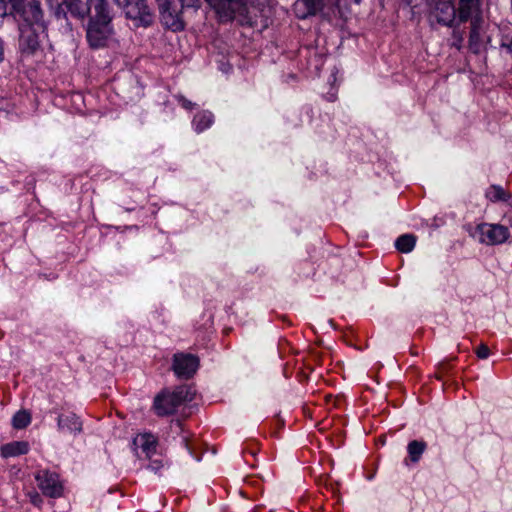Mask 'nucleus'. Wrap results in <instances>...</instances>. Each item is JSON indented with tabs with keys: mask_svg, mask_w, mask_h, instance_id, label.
I'll return each instance as SVG.
<instances>
[{
	"mask_svg": "<svg viewBox=\"0 0 512 512\" xmlns=\"http://www.w3.org/2000/svg\"><path fill=\"white\" fill-rule=\"evenodd\" d=\"M59 431L78 435L82 432L83 424L81 419L74 413L61 414L57 419Z\"/></svg>",
	"mask_w": 512,
	"mask_h": 512,
	"instance_id": "obj_12",
	"label": "nucleus"
},
{
	"mask_svg": "<svg viewBox=\"0 0 512 512\" xmlns=\"http://www.w3.org/2000/svg\"><path fill=\"white\" fill-rule=\"evenodd\" d=\"M489 354H490V350H489L488 346L485 344L479 345L478 348L476 349V355L480 359L488 358Z\"/></svg>",
	"mask_w": 512,
	"mask_h": 512,
	"instance_id": "obj_25",
	"label": "nucleus"
},
{
	"mask_svg": "<svg viewBox=\"0 0 512 512\" xmlns=\"http://www.w3.org/2000/svg\"><path fill=\"white\" fill-rule=\"evenodd\" d=\"M91 6L94 15L88 23L86 37L92 48H101L108 44L113 35L112 12L108 0H91Z\"/></svg>",
	"mask_w": 512,
	"mask_h": 512,
	"instance_id": "obj_2",
	"label": "nucleus"
},
{
	"mask_svg": "<svg viewBox=\"0 0 512 512\" xmlns=\"http://www.w3.org/2000/svg\"><path fill=\"white\" fill-rule=\"evenodd\" d=\"M476 233L479 242L486 245H498L504 243L510 233L509 229L500 224L481 223L477 225Z\"/></svg>",
	"mask_w": 512,
	"mask_h": 512,
	"instance_id": "obj_6",
	"label": "nucleus"
},
{
	"mask_svg": "<svg viewBox=\"0 0 512 512\" xmlns=\"http://www.w3.org/2000/svg\"><path fill=\"white\" fill-rule=\"evenodd\" d=\"M243 453H244V455H245L246 453H249L251 456H255V455H256V453H257V451H256V450H254V449H251V450H244V451H243Z\"/></svg>",
	"mask_w": 512,
	"mask_h": 512,
	"instance_id": "obj_30",
	"label": "nucleus"
},
{
	"mask_svg": "<svg viewBox=\"0 0 512 512\" xmlns=\"http://www.w3.org/2000/svg\"><path fill=\"white\" fill-rule=\"evenodd\" d=\"M302 4L306 11L299 15L300 18L316 15L324 8V0H299L298 5Z\"/></svg>",
	"mask_w": 512,
	"mask_h": 512,
	"instance_id": "obj_18",
	"label": "nucleus"
},
{
	"mask_svg": "<svg viewBox=\"0 0 512 512\" xmlns=\"http://www.w3.org/2000/svg\"><path fill=\"white\" fill-rule=\"evenodd\" d=\"M133 446L137 457L151 459L156 453L157 440L152 434L142 433L134 437Z\"/></svg>",
	"mask_w": 512,
	"mask_h": 512,
	"instance_id": "obj_10",
	"label": "nucleus"
},
{
	"mask_svg": "<svg viewBox=\"0 0 512 512\" xmlns=\"http://www.w3.org/2000/svg\"><path fill=\"white\" fill-rule=\"evenodd\" d=\"M197 132H202L214 123V115L210 111H201L196 115Z\"/></svg>",
	"mask_w": 512,
	"mask_h": 512,
	"instance_id": "obj_21",
	"label": "nucleus"
},
{
	"mask_svg": "<svg viewBox=\"0 0 512 512\" xmlns=\"http://www.w3.org/2000/svg\"><path fill=\"white\" fill-rule=\"evenodd\" d=\"M479 10L478 0H459L458 17L460 22H467L472 18L474 12Z\"/></svg>",
	"mask_w": 512,
	"mask_h": 512,
	"instance_id": "obj_15",
	"label": "nucleus"
},
{
	"mask_svg": "<svg viewBox=\"0 0 512 512\" xmlns=\"http://www.w3.org/2000/svg\"><path fill=\"white\" fill-rule=\"evenodd\" d=\"M416 244V237L412 234H404L397 238L395 247L402 253L411 252Z\"/></svg>",
	"mask_w": 512,
	"mask_h": 512,
	"instance_id": "obj_19",
	"label": "nucleus"
},
{
	"mask_svg": "<svg viewBox=\"0 0 512 512\" xmlns=\"http://www.w3.org/2000/svg\"><path fill=\"white\" fill-rule=\"evenodd\" d=\"M114 2H115L117 5H120V4H121L120 0H114Z\"/></svg>",
	"mask_w": 512,
	"mask_h": 512,
	"instance_id": "obj_33",
	"label": "nucleus"
},
{
	"mask_svg": "<svg viewBox=\"0 0 512 512\" xmlns=\"http://www.w3.org/2000/svg\"><path fill=\"white\" fill-rule=\"evenodd\" d=\"M189 394L190 387L188 385L178 386L174 391L164 389L155 396L153 410L158 416H168L182 405Z\"/></svg>",
	"mask_w": 512,
	"mask_h": 512,
	"instance_id": "obj_3",
	"label": "nucleus"
},
{
	"mask_svg": "<svg viewBox=\"0 0 512 512\" xmlns=\"http://www.w3.org/2000/svg\"><path fill=\"white\" fill-rule=\"evenodd\" d=\"M448 371L449 365L447 363L442 362L438 366L436 377L441 380L448 373Z\"/></svg>",
	"mask_w": 512,
	"mask_h": 512,
	"instance_id": "obj_26",
	"label": "nucleus"
},
{
	"mask_svg": "<svg viewBox=\"0 0 512 512\" xmlns=\"http://www.w3.org/2000/svg\"><path fill=\"white\" fill-rule=\"evenodd\" d=\"M124 11L128 18L148 26L153 21V14L146 0H124Z\"/></svg>",
	"mask_w": 512,
	"mask_h": 512,
	"instance_id": "obj_8",
	"label": "nucleus"
},
{
	"mask_svg": "<svg viewBox=\"0 0 512 512\" xmlns=\"http://www.w3.org/2000/svg\"><path fill=\"white\" fill-rule=\"evenodd\" d=\"M479 39H480V35H479L478 27L476 25V20L474 19V20H472V23H471V30H470V35H469V47L474 53L478 52Z\"/></svg>",
	"mask_w": 512,
	"mask_h": 512,
	"instance_id": "obj_23",
	"label": "nucleus"
},
{
	"mask_svg": "<svg viewBox=\"0 0 512 512\" xmlns=\"http://www.w3.org/2000/svg\"><path fill=\"white\" fill-rule=\"evenodd\" d=\"M361 0H333L332 13L340 19H347L351 13V5L359 4Z\"/></svg>",
	"mask_w": 512,
	"mask_h": 512,
	"instance_id": "obj_16",
	"label": "nucleus"
},
{
	"mask_svg": "<svg viewBox=\"0 0 512 512\" xmlns=\"http://www.w3.org/2000/svg\"><path fill=\"white\" fill-rule=\"evenodd\" d=\"M452 38H453V42H452L451 46L455 47L457 50H460L462 47V42H463V35H462L461 31L454 28L453 32H452Z\"/></svg>",
	"mask_w": 512,
	"mask_h": 512,
	"instance_id": "obj_24",
	"label": "nucleus"
},
{
	"mask_svg": "<svg viewBox=\"0 0 512 512\" xmlns=\"http://www.w3.org/2000/svg\"><path fill=\"white\" fill-rule=\"evenodd\" d=\"M486 197L492 202L504 201L510 198V194L499 185H491L486 191Z\"/></svg>",
	"mask_w": 512,
	"mask_h": 512,
	"instance_id": "obj_20",
	"label": "nucleus"
},
{
	"mask_svg": "<svg viewBox=\"0 0 512 512\" xmlns=\"http://www.w3.org/2000/svg\"><path fill=\"white\" fill-rule=\"evenodd\" d=\"M172 370L180 380H188L192 376V356L176 353L173 357Z\"/></svg>",
	"mask_w": 512,
	"mask_h": 512,
	"instance_id": "obj_11",
	"label": "nucleus"
},
{
	"mask_svg": "<svg viewBox=\"0 0 512 512\" xmlns=\"http://www.w3.org/2000/svg\"><path fill=\"white\" fill-rule=\"evenodd\" d=\"M427 449V443L423 440H412L407 445L408 458L412 463H418Z\"/></svg>",
	"mask_w": 512,
	"mask_h": 512,
	"instance_id": "obj_17",
	"label": "nucleus"
},
{
	"mask_svg": "<svg viewBox=\"0 0 512 512\" xmlns=\"http://www.w3.org/2000/svg\"><path fill=\"white\" fill-rule=\"evenodd\" d=\"M192 0H156L162 23L173 31L182 30L184 25L180 9L190 7Z\"/></svg>",
	"mask_w": 512,
	"mask_h": 512,
	"instance_id": "obj_4",
	"label": "nucleus"
},
{
	"mask_svg": "<svg viewBox=\"0 0 512 512\" xmlns=\"http://www.w3.org/2000/svg\"><path fill=\"white\" fill-rule=\"evenodd\" d=\"M8 14V0H0V19Z\"/></svg>",
	"mask_w": 512,
	"mask_h": 512,
	"instance_id": "obj_28",
	"label": "nucleus"
},
{
	"mask_svg": "<svg viewBox=\"0 0 512 512\" xmlns=\"http://www.w3.org/2000/svg\"><path fill=\"white\" fill-rule=\"evenodd\" d=\"M36 481L44 495L52 498L61 496L63 486L57 473L41 470L36 475Z\"/></svg>",
	"mask_w": 512,
	"mask_h": 512,
	"instance_id": "obj_9",
	"label": "nucleus"
},
{
	"mask_svg": "<svg viewBox=\"0 0 512 512\" xmlns=\"http://www.w3.org/2000/svg\"><path fill=\"white\" fill-rule=\"evenodd\" d=\"M454 0H429L430 13L436 21L447 27H452L456 17Z\"/></svg>",
	"mask_w": 512,
	"mask_h": 512,
	"instance_id": "obj_7",
	"label": "nucleus"
},
{
	"mask_svg": "<svg viewBox=\"0 0 512 512\" xmlns=\"http://www.w3.org/2000/svg\"><path fill=\"white\" fill-rule=\"evenodd\" d=\"M193 361H194V373H195L196 370L199 367V358H198V356L194 355Z\"/></svg>",
	"mask_w": 512,
	"mask_h": 512,
	"instance_id": "obj_29",
	"label": "nucleus"
},
{
	"mask_svg": "<svg viewBox=\"0 0 512 512\" xmlns=\"http://www.w3.org/2000/svg\"><path fill=\"white\" fill-rule=\"evenodd\" d=\"M162 467H163L162 461H161V460H157V459L152 460V461L150 462V464L148 465V468H149L151 471L155 472V473H158V472H159V470H160Z\"/></svg>",
	"mask_w": 512,
	"mask_h": 512,
	"instance_id": "obj_27",
	"label": "nucleus"
},
{
	"mask_svg": "<svg viewBox=\"0 0 512 512\" xmlns=\"http://www.w3.org/2000/svg\"><path fill=\"white\" fill-rule=\"evenodd\" d=\"M188 104H190V102H189V101H183V106H184L185 108H188Z\"/></svg>",
	"mask_w": 512,
	"mask_h": 512,
	"instance_id": "obj_32",
	"label": "nucleus"
},
{
	"mask_svg": "<svg viewBox=\"0 0 512 512\" xmlns=\"http://www.w3.org/2000/svg\"><path fill=\"white\" fill-rule=\"evenodd\" d=\"M193 450H194V459L200 460V458L196 457V444L195 443H194Z\"/></svg>",
	"mask_w": 512,
	"mask_h": 512,
	"instance_id": "obj_31",
	"label": "nucleus"
},
{
	"mask_svg": "<svg viewBox=\"0 0 512 512\" xmlns=\"http://www.w3.org/2000/svg\"><path fill=\"white\" fill-rule=\"evenodd\" d=\"M89 2L91 3V0H63L59 6V10H66L72 16L82 18L89 10Z\"/></svg>",
	"mask_w": 512,
	"mask_h": 512,
	"instance_id": "obj_13",
	"label": "nucleus"
},
{
	"mask_svg": "<svg viewBox=\"0 0 512 512\" xmlns=\"http://www.w3.org/2000/svg\"><path fill=\"white\" fill-rule=\"evenodd\" d=\"M31 423V414L26 410L18 411L12 418V426L15 429H23Z\"/></svg>",
	"mask_w": 512,
	"mask_h": 512,
	"instance_id": "obj_22",
	"label": "nucleus"
},
{
	"mask_svg": "<svg viewBox=\"0 0 512 512\" xmlns=\"http://www.w3.org/2000/svg\"><path fill=\"white\" fill-rule=\"evenodd\" d=\"M216 13L219 21L229 22L236 13L243 14L247 0H206Z\"/></svg>",
	"mask_w": 512,
	"mask_h": 512,
	"instance_id": "obj_5",
	"label": "nucleus"
},
{
	"mask_svg": "<svg viewBox=\"0 0 512 512\" xmlns=\"http://www.w3.org/2000/svg\"><path fill=\"white\" fill-rule=\"evenodd\" d=\"M21 23L20 47L23 51L33 53L39 47L40 35L46 33L47 22L41 5L37 0L28 2L19 1L18 5H11Z\"/></svg>",
	"mask_w": 512,
	"mask_h": 512,
	"instance_id": "obj_1",
	"label": "nucleus"
},
{
	"mask_svg": "<svg viewBox=\"0 0 512 512\" xmlns=\"http://www.w3.org/2000/svg\"><path fill=\"white\" fill-rule=\"evenodd\" d=\"M30 446L26 441H13L7 443L0 448L1 456L4 458L17 457L27 454Z\"/></svg>",
	"mask_w": 512,
	"mask_h": 512,
	"instance_id": "obj_14",
	"label": "nucleus"
}]
</instances>
